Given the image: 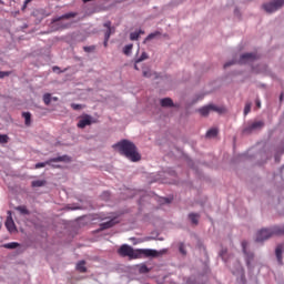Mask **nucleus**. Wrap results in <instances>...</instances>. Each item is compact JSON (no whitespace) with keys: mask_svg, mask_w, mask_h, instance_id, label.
Segmentation results:
<instances>
[{"mask_svg":"<svg viewBox=\"0 0 284 284\" xmlns=\"http://www.w3.org/2000/svg\"><path fill=\"white\" fill-rule=\"evenodd\" d=\"M119 256H122V258H130V261H134L136 258H141L142 256L146 257H156L159 256V251L152 250V248H136L128 245V244H122L119 250H118Z\"/></svg>","mask_w":284,"mask_h":284,"instance_id":"1","label":"nucleus"},{"mask_svg":"<svg viewBox=\"0 0 284 284\" xmlns=\"http://www.w3.org/2000/svg\"><path fill=\"white\" fill-rule=\"evenodd\" d=\"M113 148H118L120 154L136 163L141 159V154L136 150V145L130 140H122L113 145Z\"/></svg>","mask_w":284,"mask_h":284,"instance_id":"2","label":"nucleus"},{"mask_svg":"<svg viewBox=\"0 0 284 284\" xmlns=\"http://www.w3.org/2000/svg\"><path fill=\"white\" fill-rule=\"evenodd\" d=\"M284 234V226H273L272 229H262L256 234V242L263 243V241H267L272 239V236H281Z\"/></svg>","mask_w":284,"mask_h":284,"instance_id":"3","label":"nucleus"},{"mask_svg":"<svg viewBox=\"0 0 284 284\" xmlns=\"http://www.w3.org/2000/svg\"><path fill=\"white\" fill-rule=\"evenodd\" d=\"M284 6V0H273L271 2H266L262 6L263 10L267 12V14H272L281 10Z\"/></svg>","mask_w":284,"mask_h":284,"instance_id":"4","label":"nucleus"},{"mask_svg":"<svg viewBox=\"0 0 284 284\" xmlns=\"http://www.w3.org/2000/svg\"><path fill=\"white\" fill-rule=\"evenodd\" d=\"M197 112H200L201 116H207L210 112H217V114H223V112H225V108L209 104L206 106H202L201 109H199Z\"/></svg>","mask_w":284,"mask_h":284,"instance_id":"5","label":"nucleus"},{"mask_svg":"<svg viewBox=\"0 0 284 284\" xmlns=\"http://www.w3.org/2000/svg\"><path fill=\"white\" fill-rule=\"evenodd\" d=\"M70 161V158L68 155H62L58 158L49 159L45 162H39L36 164V170H39L41 168H45V165H52V163H63Z\"/></svg>","mask_w":284,"mask_h":284,"instance_id":"6","label":"nucleus"},{"mask_svg":"<svg viewBox=\"0 0 284 284\" xmlns=\"http://www.w3.org/2000/svg\"><path fill=\"white\" fill-rule=\"evenodd\" d=\"M262 128H265V122H263V121H255V122L248 123L243 129V133L244 134H252V132H254L256 130H262Z\"/></svg>","mask_w":284,"mask_h":284,"instance_id":"7","label":"nucleus"},{"mask_svg":"<svg viewBox=\"0 0 284 284\" xmlns=\"http://www.w3.org/2000/svg\"><path fill=\"white\" fill-rule=\"evenodd\" d=\"M92 123H97V121H94L92 115L84 114L80 116V120L78 122V128H80V130H83L84 128H88V125H92Z\"/></svg>","mask_w":284,"mask_h":284,"instance_id":"8","label":"nucleus"},{"mask_svg":"<svg viewBox=\"0 0 284 284\" xmlns=\"http://www.w3.org/2000/svg\"><path fill=\"white\" fill-rule=\"evenodd\" d=\"M103 27L106 28V31L104 32L103 45L104 48H108V41H110V37L114 34V28L112 27V22L110 21L104 22Z\"/></svg>","mask_w":284,"mask_h":284,"instance_id":"9","label":"nucleus"},{"mask_svg":"<svg viewBox=\"0 0 284 284\" xmlns=\"http://www.w3.org/2000/svg\"><path fill=\"white\" fill-rule=\"evenodd\" d=\"M258 59V55L256 53H244L241 55L239 63H252V61H256Z\"/></svg>","mask_w":284,"mask_h":284,"instance_id":"10","label":"nucleus"},{"mask_svg":"<svg viewBox=\"0 0 284 284\" xmlns=\"http://www.w3.org/2000/svg\"><path fill=\"white\" fill-rule=\"evenodd\" d=\"M119 223H120L119 217H112L109 221L101 223L100 224V230L101 231L110 230V227H114V225H116Z\"/></svg>","mask_w":284,"mask_h":284,"instance_id":"11","label":"nucleus"},{"mask_svg":"<svg viewBox=\"0 0 284 284\" xmlns=\"http://www.w3.org/2000/svg\"><path fill=\"white\" fill-rule=\"evenodd\" d=\"M6 227L9 232H17V225L14 224V220H12V216L7 217Z\"/></svg>","mask_w":284,"mask_h":284,"instance_id":"12","label":"nucleus"},{"mask_svg":"<svg viewBox=\"0 0 284 284\" xmlns=\"http://www.w3.org/2000/svg\"><path fill=\"white\" fill-rule=\"evenodd\" d=\"M275 256L280 265H283V244H280L275 248Z\"/></svg>","mask_w":284,"mask_h":284,"instance_id":"13","label":"nucleus"},{"mask_svg":"<svg viewBox=\"0 0 284 284\" xmlns=\"http://www.w3.org/2000/svg\"><path fill=\"white\" fill-rule=\"evenodd\" d=\"M242 250H243V253L246 254V256H247L246 263H247V265H250V261H252V258H254V254L247 253V241L242 242Z\"/></svg>","mask_w":284,"mask_h":284,"instance_id":"14","label":"nucleus"},{"mask_svg":"<svg viewBox=\"0 0 284 284\" xmlns=\"http://www.w3.org/2000/svg\"><path fill=\"white\" fill-rule=\"evenodd\" d=\"M160 104L162 108H174V101L170 98L161 99Z\"/></svg>","mask_w":284,"mask_h":284,"instance_id":"15","label":"nucleus"},{"mask_svg":"<svg viewBox=\"0 0 284 284\" xmlns=\"http://www.w3.org/2000/svg\"><path fill=\"white\" fill-rule=\"evenodd\" d=\"M141 34H145V31L139 30V31L131 32L130 33V40L131 41H139V38L141 37Z\"/></svg>","mask_w":284,"mask_h":284,"instance_id":"16","label":"nucleus"},{"mask_svg":"<svg viewBox=\"0 0 284 284\" xmlns=\"http://www.w3.org/2000/svg\"><path fill=\"white\" fill-rule=\"evenodd\" d=\"M217 135H219V129L216 128L210 129L205 134L206 139H215V136Z\"/></svg>","mask_w":284,"mask_h":284,"instance_id":"17","label":"nucleus"},{"mask_svg":"<svg viewBox=\"0 0 284 284\" xmlns=\"http://www.w3.org/2000/svg\"><path fill=\"white\" fill-rule=\"evenodd\" d=\"M189 219H190L192 225H199V220L201 219V215H199L196 213H190Z\"/></svg>","mask_w":284,"mask_h":284,"instance_id":"18","label":"nucleus"},{"mask_svg":"<svg viewBox=\"0 0 284 284\" xmlns=\"http://www.w3.org/2000/svg\"><path fill=\"white\" fill-rule=\"evenodd\" d=\"M22 116L24 119L26 125H30L32 123V114L30 112H23Z\"/></svg>","mask_w":284,"mask_h":284,"instance_id":"19","label":"nucleus"},{"mask_svg":"<svg viewBox=\"0 0 284 284\" xmlns=\"http://www.w3.org/2000/svg\"><path fill=\"white\" fill-rule=\"evenodd\" d=\"M78 272H81L82 274L88 272V268L85 267V261H81L77 264Z\"/></svg>","mask_w":284,"mask_h":284,"instance_id":"20","label":"nucleus"},{"mask_svg":"<svg viewBox=\"0 0 284 284\" xmlns=\"http://www.w3.org/2000/svg\"><path fill=\"white\" fill-rule=\"evenodd\" d=\"M158 37H161L160 31H154L153 33H150L145 39H144V43L146 41H152V39H156Z\"/></svg>","mask_w":284,"mask_h":284,"instance_id":"21","label":"nucleus"},{"mask_svg":"<svg viewBox=\"0 0 284 284\" xmlns=\"http://www.w3.org/2000/svg\"><path fill=\"white\" fill-rule=\"evenodd\" d=\"M17 212H20V214L29 215L30 211L26 205H20L16 207Z\"/></svg>","mask_w":284,"mask_h":284,"instance_id":"22","label":"nucleus"},{"mask_svg":"<svg viewBox=\"0 0 284 284\" xmlns=\"http://www.w3.org/2000/svg\"><path fill=\"white\" fill-rule=\"evenodd\" d=\"M132 48H134V44H126L123 48V54H125L126 57H130V54H132Z\"/></svg>","mask_w":284,"mask_h":284,"instance_id":"23","label":"nucleus"},{"mask_svg":"<svg viewBox=\"0 0 284 284\" xmlns=\"http://www.w3.org/2000/svg\"><path fill=\"white\" fill-rule=\"evenodd\" d=\"M32 187H43L45 185V180H36L31 183Z\"/></svg>","mask_w":284,"mask_h":284,"instance_id":"24","label":"nucleus"},{"mask_svg":"<svg viewBox=\"0 0 284 284\" xmlns=\"http://www.w3.org/2000/svg\"><path fill=\"white\" fill-rule=\"evenodd\" d=\"M3 247H6V250H17V247H19V243L17 242L7 243L3 245Z\"/></svg>","mask_w":284,"mask_h":284,"instance_id":"25","label":"nucleus"},{"mask_svg":"<svg viewBox=\"0 0 284 284\" xmlns=\"http://www.w3.org/2000/svg\"><path fill=\"white\" fill-rule=\"evenodd\" d=\"M51 102H52V95H51L50 93H45V94L43 95V103H44L45 105H50Z\"/></svg>","mask_w":284,"mask_h":284,"instance_id":"26","label":"nucleus"},{"mask_svg":"<svg viewBox=\"0 0 284 284\" xmlns=\"http://www.w3.org/2000/svg\"><path fill=\"white\" fill-rule=\"evenodd\" d=\"M149 59V55L146 52H142L141 57L135 60V63H141L142 61H145Z\"/></svg>","mask_w":284,"mask_h":284,"instance_id":"27","label":"nucleus"},{"mask_svg":"<svg viewBox=\"0 0 284 284\" xmlns=\"http://www.w3.org/2000/svg\"><path fill=\"white\" fill-rule=\"evenodd\" d=\"M248 112H252V103H246L244 106V116H247Z\"/></svg>","mask_w":284,"mask_h":284,"instance_id":"28","label":"nucleus"},{"mask_svg":"<svg viewBox=\"0 0 284 284\" xmlns=\"http://www.w3.org/2000/svg\"><path fill=\"white\" fill-rule=\"evenodd\" d=\"M179 252H180V254H182L183 256H186L187 251L185 250V245H184V244H180V246H179Z\"/></svg>","mask_w":284,"mask_h":284,"instance_id":"29","label":"nucleus"},{"mask_svg":"<svg viewBox=\"0 0 284 284\" xmlns=\"http://www.w3.org/2000/svg\"><path fill=\"white\" fill-rule=\"evenodd\" d=\"M12 72L10 71H0V79H6V77H10Z\"/></svg>","mask_w":284,"mask_h":284,"instance_id":"30","label":"nucleus"},{"mask_svg":"<svg viewBox=\"0 0 284 284\" xmlns=\"http://www.w3.org/2000/svg\"><path fill=\"white\" fill-rule=\"evenodd\" d=\"M0 143H8V135L0 134Z\"/></svg>","mask_w":284,"mask_h":284,"instance_id":"31","label":"nucleus"},{"mask_svg":"<svg viewBox=\"0 0 284 284\" xmlns=\"http://www.w3.org/2000/svg\"><path fill=\"white\" fill-rule=\"evenodd\" d=\"M140 272H141L142 274H148V272H150V268H148L145 265H142V266L140 267Z\"/></svg>","mask_w":284,"mask_h":284,"instance_id":"32","label":"nucleus"},{"mask_svg":"<svg viewBox=\"0 0 284 284\" xmlns=\"http://www.w3.org/2000/svg\"><path fill=\"white\" fill-rule=\"evenodd\" d=\"M72 110H83V105L81 104H71Z\"/></svg>","mask_w":284,"mask_h":284,"instance_id":"33","label":"nucleus"},{"mask_svg":"<svg viewBox=\"0 0 284 284\" xmlns=\"http://www.w3.org/2000/svg\"><path fill=\"white\" fill-rule=\"evenodd\" d=\"M72 17H77V14H74V13H67V14L62 16V19H72Z\"/></svg>","mask_w":284,"mask_h":284,"instance_id":"34","label":"nucleus"},{"mask_svg":"<svg viewBox=\"0 0 284 284\" xmlns=\"http://www.w3.org/2000/svg\"><path fill=\"white\" fill-rule=\"evenodd\" d=\"M143 77H145L146 79H150V77H152V72L151 71H143Z\"/></svg>","mask_w":284,"mask_h":284,"instance_id":"35","label":"nucleus"},{"mask_svg":"<svg viewBox=\"0 0 284 284\" xmlns=\"http://www.w3.org/2000/svg\"><path fill=\"white\" fill-rule=\"evenodd\" d=\"M28 3H32V0H26L23 6H22V11L26 10V8H28Z\"/></svg>","mask_w":284,"mask_h":284,"instance_id":"36","label":"nucleus"},{"mask_svg":"<svg viewBox=\"0 0 284 284\" xmlns=\"http://www.w3.org/2000/svg\"><path fill=\"white\" fill-rule=\"evenodd\" d=\"M84 52H92L94 50V47H84Z\"/></svg>","mask_w":284,"mask_h":284,"instance_id":"37","label":"nucleus"},{"mask_svg":"<svg viewBox=\"0 0 284 284\" xmlns=\"http://www.w3.org/2000/svg\"><path fill=\"white\" fill-rule=\"evenodd\" d=\"M230 65H234V61H232V62H226V63L224 64V68H230Z\"/></svg>","mask_w":284,"mask_h":284,"instance_id":"38","label":"nucleus"},{"mask_svg":"<svg viewBox=\"0 0 284 284\" xmlns=\"http://www.w3.org/2000/svg\"><path fill=\"white\" fill-rule=\"evenodd\" d=\"M256 108H261V100H256Z\"/></svg>","mask_w":284,"mask_h":284,"instance_id":"39","label":"nucleus"},{"mask_svg":"<svg viewBox=\"0 0 284 284\" xmlns=\"http://www.w3.org/2000/svg\"><path fill=\"white\" fill-rule=\"evenodd\" d=\"M49 165H51V168H61L60 165H57V164H49Z\"/></svg>","mask_w":284,"mask_h":284,"instance_id":"40","label":"nucleus"},{"mask_svg":"<svg viewBox=\"0 0 284 284\" xmlns=\"http://www.w3.org/2000/svg\"><path fill=\"white\" fill-rule=\"evenodd\" d=\"M59 71V67H53V72Z\"/></svg>","mask_w":284,"mask_h":284,"instance_id":"41","label":"nucleus"},{"mask_svg":"<svg viewBox=\"0 0 284 284\" xmlns=\"http://www.w3.org/2000/svg\"><path fill=\"white\" fill-rule=\"evenodd\" d=\"M83 3H89V1H92V0H82Z\"/></svg>","mask_w":284,"mask_h":284,"instance_id":"42","label":"nucleus"},{"mask_svg":"<svg viewBox=\"0 0 284 284\" xmlns=\"http://www.w3.org/2000/svg\"><path fill=\"white\" fill-rule=\"evenodd\" d=\"M134 70H139V65H136V63H135V65H134Z\"/></svg>","mask_w":284,"mask_h":284,"instance_id":"43","label":"nucleus"},{"mask_svg":"<svg viewBox=\"0 0 284 284\" xmlns=\"http://www.w3.org/2000/svg\"><path fill=\"white\" fill-rule=\"evenodd\" d=\"M171 201H170V199H165V203H170Z\"/></svg>","mask_w":284,"mask_h":284,"instance_id":"44","label":"nucleus"},{"mask_svg":"<svg viewBox=\"0 0 284 284\" xmlns=\"http://www.w3.org/2000/svg\"><path fill=\"white\" fill-rule=\"evenodd\" d=\"M53 101H59V98H53Z\"/></svg>","mask_w":284,"mask_h":284,"instance_id":"45","label":"nucleus"},{"mask_svg":"<svg viewBox=\"0 0 284 284\" xmlns=\"http://www.w3.org/2000/svg\"><path fill=\"white\" fill-rule=\"evenodd\" d=\"M280 99H281V101H283V94H281Z\"/></svg>","mask_w":284,"mask_h":284,"instance_id":"46","label":"nucleus"},{"mask_svg":"<svg viewBox=\"0 0 284 284\" xmlns=\"http://www.w3.org/2000/svg\"><path fill=\"white\" fill-rule=\"evenodd\" d=\"M0 3H1V0H0Z\"/></svg>","mask_w":284,"mask_h":284,"instance_id":"47","label":"nucleus"}]
</instances>
